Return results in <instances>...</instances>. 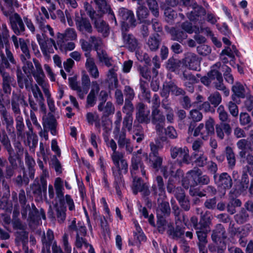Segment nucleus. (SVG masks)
Instances as JSON below:
<instances>
[{"label": "nucleus", "mask_w": 253, "mask_h": 253, "mask_svg": "<svg viewBox=\"0 0 253 253\" xmlns=\"http://www.w3.org/2000/svg\"><path fill=\"white\" fill-rule=\"evenodd\" d=\"M0 142L8 152V154L13 153V149L11 146L10 140L4 130L0 134Z\"/></svg>", "instance_id": "40"}, {"label": "nucleus", "mask_w": 253, "mask_h": 253, "mask_svg": "<svg viewBox=\"0 0 253 253\" xmlns=\"http://www.w3.org/2000/svg\"><path fill=\"white\" fill-rule=\"evenodd\" d=\"M136 119L141 123L148 124L150 122L149 118L150 110L148 107L142 103H138L136 106Z\"/></svg>", "instance_id": "21"}, {"label": "nucleus", "mask_w": 253, "mask_h": 253, "mask_svg": "<svg viewBox=\"0 0 253 253\" xmlns=\"http://www.w3.org/2000/svg\"><path fill=\"white\" fill-rule=\"evenodd\" d=\"M130 171L131 176H134L135 175H141L146 177L145 166L142 162L141 157L135 153L132 154Z\"/></svg>", "instance_id": "7"}, {"label": "nucleus", "mask_w": 253, "mask_h": 253, "mask_svg": "<svg viewBox=\"0 0 253 253\" xmlns=\"http://www.w3.org/2000/svg\"><path fill=\"white\" fill-rule=\"evenodd\" d=\"M170 155L172 159L177 158L179 159L180 163L189 164L190 158L189 150L186 147H171L170 149Z\"/></svg>", "instance_id": "12"}, {"label": "nucleus", "mask_w": 253, "mask_h": 253, "mask_svg": "<svg viewBox=\"0 0 253 253\" xmlns=\"http://www.w3.org/2000/svg\"><path fill=\"white\" fill-rule=\"evenodd\" d=\"M237 146L241 151L239 153L242 158H245L246 155L247 151L250 148V146L247 140L242 139L239 140L237 143Z\"/></svg>", "instance_id": "46"}, {"label": "nucleus", "mask_w": 253, "mask_h": 253, "mask_svg": "<svg viewBox=\"0 0 253 253\" xmlns=\"http://www.w3.org/2000/svg\"><path fill=\"white\" fill-rule=\"evenodd\" d=\"M166 20L168 22H171L177 16V13L170 7H167L164 10Z\"/></svg>", "instance_id": "60"}, {"label": "nucleus", "mask_w": 253, "mask_h": 253, "mask_svg": "<svg viewBox=\"0 0 253 253\" xmlns=\"http://www.w3.org/2000/svg\"><path fill=\"white\" fill-rule=\"evenodd\" d=\"M174 210V214L175 216V228L174 227L173 223L168 220H166L164 217H158L157 221V228L158 232L163 234L167 231L169 236L173 239L181 238L184 234L185 227H181L178 225V220H180L179 217L180 211L177 207L173 208Z\"/></svg>", "instance_id": "2"}, {"label": "nucleus", "mask_w": 253, "mask_h": 253, "mask_svg": "<svg viewBox=\"0 0 253 253\" xmlns=\"http://www.w3.org/2000/svg\"><path fill=\"white\" fill-rule=\"evenodd\" d=\"M97 5L98 9L102 13H108L110 15V18L114 21L115 25H117V21L115 14L111 9L109 5H108L105 0H94Z\"/></svg>", "instance_id": "28"}, {"label": "nucleus", "mask_w": 253, "mask_h": 253, "mask_svg": "<svg viewBox=\"0 0 253 253\" xmlns=\"http://www.w3.org/2000/svg\"><path fill=\"white\" fill-rule=\"evenodd\" d=\"M213 179L217 187L224 190L229 189L232 186L233 182L231 176L227 172H223L218 175H213Z\"/></svg>", "instance_id": "13"}, {"label": "nucleus", "mask_w": 253, "mask_h": 253, "mask_svg": "<svg viewBox=\"0 0 253 253\" xmlns=\"http://www.w3.org/2000/svg\"><path fill=\"white\" fill-rule=\"evenodd\" d=\"M158 34L151 36L148 39L146 45L152 51H156L159 47L161 40Z\"/></svg>", "instance_id": "35"}, {"label": "nucleus", "mask_w": 253, "mask_h": 253, "mask_svg": "<svg viewBox=\"0 0 253 253\" xmlns=\"http://www.w3.org/2000/svg\"><path fill=\"white\" fill-rule=\"evenodd\" d=\"M208 76L211 79H213V84L216 89L223 91L224 95L227 96L229 94V90L227 89L223 83V78L221 74L215 70H211L208 74Z\"/></svg>", "instance_id": "14"}, {"label": "nucleus", "mask_w": 253, "mask_h": 253, "mask_svg": "<svg viewBox=\"0 0 253 253\" xmlns=\"http://www.w3.org/2000/svg\"><path fill=\"white\" fill-rule=\"evenodd\" d=\"M123 112L126 114V116H132V113L134 111V107L130 100L125 99V105L123 107Z\"/></svg>", "instance_id": "61"}, {"label": "nucleus", "mask_w": 253, "mask_h": 253, "mask_svg": "<svg viewBox=\"0 0 253 253\" xmlns=\"http://www.w3.org/2000/svg\"><path fill=\"white\" fill-rule=\"evenodd\" d=\"M140 87L143 97L148 102L150 103V92L148 89V84L144 81H140Z\"/></svg>", "instance_id": "54"}, {"label": "nucleus", "mask_w": 253, "mask_h": 253, "mask_svg": "<svg viewBox=\"0 0 253 253\" xmlns=\"http://www.w3.org/2000/svg\"><path fill=\"white\" fill-rule=\"evenodd\" d=\"M226 238L225 230L221 224H217L215 229L212 231L211 239L214 242H217L220 239H225Z\"/></svg>", "instance_id": "33"}, {"label": "nucleus", "mask_w": 253, "mask_h": 253, "mask_svg": "<svg viewBox=\"0 0 253 253\" xmlns=\"http://www.w3.org/2000/svg\"><path fill=\"white\" fill-rule=\"evenodd\" d=\"M210 224H206L201 227H198L196 229V234L199 240V243L207 244V234L211 231Z\"/></svg>", "instance_id": "32"}, {"label": "nucleus", "mask_w": 253, "mask_h": 253, "mask_svg": "<svg viewBox=\"0 0 253 253\" xmlns=\"http://www.w3.org/2000/svg\"><path fill=\"white\" fill-rule=\"evenodd\" d=\"M122 37L125 46L130 51H133L138 47V41L133 35L125 33L123 31Z\"/></svg>", "instance_id": "26"}, {"label": "nucleus", "mask_w": 253, "mask_h": 253, "mask_svg": "<svg viewBox=\"0 0 253 253\" xmlns=\"http://www.w3.org/2000/svg\"><path fill=\"white\" fill-rule=\"evenodd\" d=\"M17 82L20 88H23L25 87L28 91H30V88L33 85V79L31 76L29 75L23 76L18 74Z\"/></svg>", "instance_id": "30"}, {"label": "nucleus", "mask_w": 253, "mask_h": 253, "mask_svg": "<svg viewBox=\"0 0 253 253\" xmlns=\"http://www.w3.org/2000/svg\"><path fill=\"white\" fill-rule=\"evenodd\" d=\"M139 175H135L134 176H132L133 178L132 189L133 194L135 195L139 192L140 188H142L141 187H143V186L145 184L142 182V179L140 177H138Z\"/></svg>", "instance_id": "52"}, {"label": "nucleus", "mask_w": 253, "mask_h": 253, "mask_svg": "<svg viewBox=\"0 0 253 253\" xmlns=\"http://www.w3.org/2000/svg\"><path fill=\"white\" fill-rule=\"evenodd\" d=\"M104 103H100L98 105V110L102 112L104 116H108L114 113L115 107L112 102L110 101L107 102L104 107Z\"/></svg>", "instance_id": "41"}, {"label": "nucleus", "mask_w": 253, "mask_h": 253, "mask_svg": "<svg viewBox=\"0 0 253 253\" xmlns=\"http://www.w3.org/2000/svg\"><path fill=\"white\" fill-rule=\"evenodd\" d=\"M188 177L193 180V186L198 184L206 185L210 181L209 177L207 175H202L201 171L198 169L189 171L187 173Z\"/></svg>", "instance_id": "16"}, {"label": "nucleus", "mask_w": 253, "mask_h": 253, "mask_svg": "<svg viewBox=\"0 0 253 253\" xmlns=\"http://www.w3.org/2000/svg\"><path fill=\"white\" fill-rule=\"evenodd\" d=\"M214 121L213 119L210 118L205 124V127L203 123H201L194 129L193 136L200 135L203 139H207L208 137L214 133Z\"/></svg>", "instance_id": "6"}, {"label": "nucleus", "mask_w": 253, "mask_h": 253, "mask_svg": "<svg viewBox=\"0 0 253 253\" xmlns=\"http://www.w3.org/2000/svg\"><path fill=\"white\" fill-rule=\"evenodd\" d=\"M68 80L71 88L77 91L80 98L84 99L89 90L87 88L80 85L74 78H69Z\"/></svg>", "instance_id": "27"}, {"label": "nucleus", "mask_w": 253, "mask_h": 253, "mask_svg": "<svg viewBox=\"0 0 253 253\" xmlns=\"http://www.w3.org/2000/svg\"><path fill=\"white\" fill-rule=\"evenodd\" d=\"M77 38L75 30L74 28H67L64 33H57V44L58 46H63L64 42L75 40Z\"/></svg>", "instance_id": "20"}, {"label": "nucleus", "mask_w": 253, "mask_h": 253, "mask_svg": "<svg viewBox=\"0 0 253 253\" xmlns=\"http://www.w3.org/2000/svg\"><path fill=\"white\" fill-rule=\"evenodd\" d=\"M11 39L16 49H18L19 47H20L22 52V54L20 55L21 61H25L26 60H30L31 55L25 40L23 38L18 39L15 35H13L11 37Z\"/></svg>", "instance_id": "11"}, {"label": "nucleus", "mask_w": 253, "mask_h": 253, "mask_svg": "<svg viewBox=\"0 0 253 253\" xmlns=\"http://www.w3.org/2000/svg\"><path fill=\"white\" fill-rule=\"evenodd\" d=\"M77 29L83 34L91 33L92 28L88 19L82 17H77L75 19Z\"/></svg>", "instance_id": "24"}, {"label": "nucleus", "mask_w": 253, "mask_h": 253, "mask_svg": "<svg viewBox=\"0 0 253 253\" xmlns=\"http://www.w3.org/2000/svg\"><path fill=\"white\" fill-rule=\"evenodd\" d=\"M0 115L8 134L15 136V129L14 127V120L12 116L7 111H2Z\"/></svg>", "instance_id": "23"}, {"label": "nucleus", "mask_w": 253, "mask_h": 253, "mask_svg": "<svg viewBox=\"0 0 253 253\" xmlns=\"http://www.w3.org/2000/svg\"><path fill=\"white\" fill-rule=\"evenodd\" d=\"M108 147L111 148L113 153L111 158L114 165L112 168V174L114 177L113 187L116 190V193L119 198L122 196V191L125 189V183L123 173L126 174L128 171V164L127 161L124 158V155L117 151V144L114 139L106 140Z\"/></svg>", "instance_id": "1"}, {"label": "nucleus", "mask_w": 253, "mask_h": 253, "mask_svg": "<svg viewBox=\"0 0 253 253\" xmlns=\"http://www.w3.org/2000/svg\"><path fill=\"white\" fill-rule=\"evenodd\" d=\"M189 118L193 122H198L202 120L203 114L198 110L192 109L190 111Z\"/></svg>", "instance_id": "62"}, {"label": "nucleus", "mask_w": 253, "mask_h": 253, "mask_svg": "<svg viewBox=\"0 0 253 253\" xmlns=\"http://www.w3.org/2000/svg\"><path fill=\"white\" fill-rule=\"evenodd\" d=\"M15 117V127L17 136L18 138L21 139L25 138V132L24 129L25 128V125L24 123V119L22 115L16 116Z\"/></svg>", "instance_id": "31"}, {"label": "nucleus", "mask_w": 253, "mask_h": 253, "mask_svg": "<svg viewBox=\"0 0 253 253\" xmlns=\"http://www.w3.org/2000/svg\"><path fill=\"white\" fill-rule=\"evenodd\" d=\"M42 12L44 17H42L41 14L39 13L36 16V23L38 25L39 28L42 32V34L46 36L45 35L48 33L49 36L53 37L54 36L53 28L49 25L46 24V20L49 19V16L47 10L44 6H42Z\"/></svg>", "instance_id": "4"}, {"label": "nucleus", "mask_w": 253, "mask_h": 253, "mask_svg": "<svg viewBox=\"0 0 253 253\" xmlns=\"http://www.w3.org/2000/svg\"><path fill=\"white\" fill-rule=\"evenodd\" d=\"M44 124L45 126L50 129V133L52 135H56L57 122L53 116L48 117L45 121Z\"/></svg>", "instance_id": "45"}, {"label": "nucleus", "mask_w": 253, "mask_h": 253, "mask_svg": "<svg viewBox=\"0 0 253 253\" xmlns=\"http://www.w3.org/2000/svg\"><path fill=\"white\" fill-rule=\"evenodd\" d=\"M165 117L159 109H152L151 114V122L155 125L156 130L159 133L163 130Z\"/></svg>", "instance_id": "19"}, {"label": "nucleus", "mask_w": 253, "mask_h": 253, "mask_svg": "<svg viewBox=\"0 0 253 253\" xmlns=\"http://www.w3.org/2000/svg\"><path fill=\"white\" fill-rule=\"evenodd\" d=\"M113 134L115 139L117 141L119 147L121 149L125 147L127 153H132L133 147L131 144L130 140L126 137V130L122 129L121 131H119V128L117 127V132L113 133Z\"/></svg>", "instance_id": "9"}, {"label": "nucleus", "mask_w": 253, "mask_h": 253, "mask_svg": "<svg viewBox=\"0 0 253 253\" xmlns=\"http://www.w3.org/2000/svg\"><path fill=\"white\" fill-rule=\"evenodd\" d=\"M54 236L53 232L48 229L46 232V234L42 239V242L43 245L49 244V246L53 244L54 241Z\"/></svg>", "instance_id": "63"}, {"label": "nucleus", "mask_w": 253, "mask_h": 253, "mask_svg": "<svg viewBox=\"0 0 253 253\" xmlns=\"http://www.w3.org/2000/svg\"><path fill=\"white\" fill-rule=\"evenodd\" d=\"M43 92L45 97H46L47 103L49 110L51 112H54L56 109L54 105V101L51 96V94L50 93L49 89L44 90L43 91Z\"/></svg>", "instance_id": "59"}, {"label": "nucleus", "mask_w": 253, "mask_h": 253, "mask_svg": "<svg viewBox=\"0 0 253 253\" xmlns=\"http://www.w3.org/2000/svg\"><path fill=\"white\" fill-rule=\"evenodd\" d=\"M89 42L91 45H93L94 48L97 53L98 51H100L103 49H101L102 42L101 39L99 37L95 36H91L89 39Z\"/></svg>", "instance_id": "56"}, {"label": "nucleus", "mask_w": 253, "mask_h": 253, "mask_svg": "<svg viewBox=\"0 0 253 253\" xmlns=\"http://www.w3.org/2000/svg\"><path fill=\"white\" fill-rule=\"evenodd\" d=\"M97 55L100 62H103L108 67L114 65L112 63L113 60L112 58L109 57L105 50L98 51Z\"/></svg>", "instance_id": "48"}, {"label": "nucleus", "mask_w": 253, "mask_h": 253, "mask_svg": "<svg viewBox=\"0 0 253 253\" xmlns=\"http://www.w3.org/2000/svg\"><path fill=\"white\" fill-rule=\"evenodd\" d=\"M155 195H158L162 199L165 195V186L163 179L161 176H157L152 186Z\"/></svg>", "instance_id": "25"}, {"label": "nucleus", "mask_w": 253, "mask_h": 253, "mask_svg": "<svg viewBox=\"0 0 253 253\" xmlns=\"http://www.w3.org/2000/svg\"><path fill=\"white\" fill-rule=\"evenodd\" d=\"M169 33L171 36V40L176 41L179 42H181L183 40L186 39L187 37L185 32L175 28H171L169 30Z\"/></svg>", "instance_id": "36"}, {"label": "nucleus", "mask_w": 253, "mask_h": 253, "mask_svg": "<svg viewBox=\"0 0 253 253\" xmlns=\"http://www.w3.org/2000/svg\"><path fill=\"white\" fill-rule=\"evenodd\" d=\"M157 212L158 217L169 215L170 213L169 203L167 202H162V203L159 205Z\"/></svg>", "instance_id": "42"}, {"label": "nucleus", "mask_w": 253, "mask_h": 253, "mask_svg": "<svg viewBox=\"0 0 253 253\" xmlns=\"http://www.w3.org/2000/svg\"><path fill=\"white\" fill-rule=\"evenodd\" d=\"M118 16L121 19L123 31H126L130 27L136 26V20L132 11L121 7L118 10Z\"/></svg>", "instance_id": "3"}, {"label": "nucleus", "mask_w": 253, "mask_h": 253, "mask_svg": "<svg viewBox=\"0 0 253 253\" xmlns=\"http://www.w3.org/2000/svg\"><path fill=\"white\" fill-rule=\"evenodd\" d=\"M150 146L151 152L149 155V161L152 167L158 170L162 164L163 158L159 155L158 146L153 143H151Z\"/></svg>", "instance_id": "18"}, {"label": "nucleus", "mask_w": 253, "mask_h": 253, "mask_svg": "<svg viewBox=\"0 0 253 253\" xmlns=\"http://www.w3.org/2000/svg\"><path fill=\"white\" fill-rule=\"evenodd\" d=\"M210 103L214 107L217 106L221 101L222 98L219 92L216 91L211 93L208 97Z\"/></svg>", "instance_id": "58"}, {"label": "nucleus", "mask_w": 253, "mask_h": 253, "mask_svg": "<svg viewBox=\"0 0 253 253\" xmlns=\"http://www.w3.org/2000/svg\"><path fill=\"white\" fill-rule=\"evenodd\" d=\"M205 10L202 8H195L187 14V16L190 21H196L199 19V17L205 14Z\"/></svg>", "instance_id": "51"}, {"label": "nucleus", "mask_w": 253, "mask_h": 253, "mask_svg": "<svg viewBox=\"0 0 253 253\" xmlns=\"http://www.w3.org/2000/svg\"><path fill=\"white\" fill-rule=\"evenodd\" d=\"M232 90L234 92V94L238 97L243 98L245 96V90L244 86L242 84L239 82L236 83V84L233 85Z\"/></svg>", "instance_id": "50"}, {"label": "nucleus", "mask_w": 253, "mask_h": 253, "mask_svg": "<svg viewBox=\"0 0 253 253\" xmlns=\"http://www.w3.org/2000/svg\"><path fill=\"white\" fill-rule=\"evenodd\" d=\"M191 221L193 224L194 227L196 230L198 227H201L206 224H211V217L209 214L206 212L204 215L201 216V218L199 223H198V218L195 216H193L191 218Z\"/></svg>", "instance_id": "34"}, {"label": "nucleus", "mask_w": 253, "mask_h": 253, "mask_svg": "<svg viewBox=\"0 0 253 253\" xmlns=\"http://www.w3.org/2000/svg\"><path fill=\"white\" fill-rule=\"evenodd\" d=\"M161 171L165 178H167L169 176L175 177L177 176H179L183 175L182 171L180 169H177L175 171L172 166H170V167H162L161 169Z\"/></svg>", "instance_id": "37"}, {"label": "nucleus", "mask_w": 253, "mask_h": 253, "mask_svg": "<svg viewBox=\"0 0 253 253\" xmlns=\"http://www.w3.org/2000/svg\"><path fill=\"white\" fill-rule=\"evenodd\" d=\"M242 205V203L241 201L237 199H231L227 206V211L231 214H233L236 212V208L240 207Z\"/></svg>", "instance_id": "55"}, {"label": "nucleus", "mask_w": 253, "mask_h": 253, "mask_svg": "<svg viewBox=\"0 0 253 253\" xmlns=\"http://www.w3.org/2000/svg\"><path fill=\"white\" fill-rule=\"evenodd\" d=\"M89 15L90 18L94 21L95 27L97 31L101 33L104 37H107L109 34V27L101 18V14H96L94 11H89Z\"/></svg>", "instance_id": "8"}, {"label": "nucleus", "mask_w": 253, "mask_h": 253, "mask_svg": "<svg viewBox=\"0 0 253 253\" xmlns=\"http://www.w3.org/2000/svg\"><path fill=\"white\" fill-rule=\"evenodd\" d=\"M184 63L186 67L190 70L197 71L200 67V60L194 53L188 52L185 54Z\"/></svg>", "instance_id": "22"}, {"label": "nucleus", "mask_w": 253, "mask_h": 253, "mask_svg": "<svg viewBox=\"0 0 253 253\" xmlns=\"http://www.w3.org/2000/svg\"><path fill=\"white\" fill-rule=\"evenodd\" d=\"M152 14L156 17L159 16V5L156 0H145Z\"/></svg>", "instance_id": "53"}, {"label": "nucleus", "mask_w": 253, "mask_h": 253, "mask_svg": "<svg viewBox=\"0 0 253 253\" xmlns=\"http://www.w3.org/2000/svg\"><path fill=\"white\" fill-rule=\"evenodd\" d=\"M170 92L176 96L183 95L185 94L184 90L178 87L173 82L171 81L165 82L161 92V96L167 98Z\"/></svg>", "instance_id": "15"}, {"label": "nucleus", "mask_w": 253, "mask_h": 253, "mask_svg": "<svg viewBox=\"0 0 253 253\" xmlns=\"http://www.w3.org/2000/svg\"><path fill=\"white\" fill-rule=\"evenodd\" d=\"M9 22L12 30L17 35H20L25 30V26L20 16L15 13L9 16Z\"/></svg>", "instance_id": "17"}, {"label": "nucleus", "mask_w": 253, "mask_h": 253, "mask_svg": "<svg viewBox=\"0 0 253 253\" xmlns=\"http://www.w3.org/2000/svg\"><path fill=\"white\" fill-rule=\"evenodd\" d=\"M55 211L58 222L60 223L64 222L66 217V207L56 205Z\"/></svg>", "instance_id": "49"}, {"label": "nucleus", "mask_w": 253, "mask_h": 253, "mask_svg": "<svg viewBox=\"0 0 253 253\" xmlns=\"http://www.w3.org/2000/svg\"><path fill=\"white\" fill-rule=\"evenodd\" d=\"M136 15L140 22H146V19L149 15V12L146 7L140 5L137 9Z\"/></svg>", "instance_id": "44"}, {"label": "nucleus", "mask_w": 253, "mask_h": 253, "mask_svg": "<svg viewBox=\"0 0 253 253\" xmlns=\"http://www.w3.org/2000/svg\"><path fill=\"white\" fill-rule=\"evenodd\" d=\"M248 217L249 215L246 211L244 209H242L241 211L234 216L235 220L239 224H242L246 222Z\"/></svg>", "instance_id": "57"}, {"label": "nucleus", "mask_w": 253, "mask_h": 253, "mask_svg": "<svg viewBox=\"0 0 253 253\" xmlns=\"http://www.w3.org/2000/svg\"><path fill=\"white\" fill-rule=\"evenodd\" d=\"M113 134L115 139L117 141L119 147L121 149L125 147L127 153H132L133 147L131 144L130 140L126 137V130L122 129L121 131H119V128L117 127V132L113 133Z\"/></svg>", "instance_id": "10"}, {"label": "nucleus", "mask_w": 253, "mask_h": 253, "mask_svg": "<svg viewBox=\"0 0 253 253\" xmlns=\"http://www.w3.org/2000/svg\"><path fill=\"white\" fill-rule=\"evenodd\" d=\"M136 127L137 129L135 128L133 130L132 138L136 139L137 142L139 143L144 138V135L141 126H138Z\"/></svg>", "instance_id": "64"}, {"label": "nucleus", "mask_w": 253, "mask_h": 253, "mask_svg": "<svg viewBox=\"0 0 253 253\" xmlns=\"http://www.w3.org/2000/svg\"><path fill=\"white\" fill-rule=\"evenodd\" d=\"M119 70V67L116 65H113L112 68L109 70L107 76L108 82L114 84L115 87H117L118 84V76L117 72Z\"/></svg>", "instance_id": "38"}, {"label": "nucleus", "mask_w": 253, "mask_h": 253, "mask_svg": "<svg viewBox=\"0 0 253 253\" xmlns=\"http://www.w3.org/2000/svg\"><path fill=\"white\" fill-rule=\"evenodd\" d=\"M193 156L195 159L194 163L197 166L203 167L207 164V157L204 154V152L194 153Z\"/></svg>", "instance_id": "47"}, {"label": "nucleus", "mask_w": 253, "mask_h": 253, "mask_svg": "<svg viewBox=\"0 0 253 253\" xmlns=\"http://www.w3.org/2000/svg\"><path fill=\"white\" fill-rule=\"evenodd\" d=\"M36 81L38 84L41 86L42 91L49 89V85L47 82L45 80V76L43 73L33 74Z\"/></svg>", "instance_id": "43"}, {"label": "nucleus", "mask_w": 253, "mask_h": 253, "mask_svg": "<svg viewBox=\"0 0 253 253\" xmlns=\"http://www.w3.org/2000/svg\"><path fill=\"white\" fill-rule=\"evenodd\" d=\"M84 55L87 58L85 62V67L86 69L92 78L97 79L99 77V73L95 64L94 59L89 57V53H85Z\"/></svg>", "instance_id": "29"}, {"label": "nucleus", "mask_w": 253, "mask_h": 253, "mask_svg": "<svg viewBox=\"0 0 253 253\" xmlns=\"http://www.w3.org/2000/svg\"><path fill=\"white\" fill-rule=\"evenodd\" d=\"M36 37L42 52L44 56H49V54L54 52L53 47L57 49L55 42L52 38L44 36L43 34H37Z\"/></svg>", "instance_id": "5"}, {"label": "nucleus", "mask_w": 253, "mask_h": 253, "mask_svg": "<svg viewBox=\"0 0 253 253\" xmlns=\"http://www.w3.org/2000/svg\"><path fill=\"white\" fill-rule=\"evenodd\" d=\"M54 186L57 198L61 202L64 199V187L62 180L60 177L55 179Z\"/></svg>", "instance_id": "39"}]
</instances>
